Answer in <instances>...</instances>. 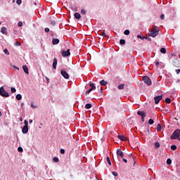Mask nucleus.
<instances>
[{"mask_svg": "<svg viewBox=\"0 0 180 180\" xmlns=\"http://www.w3.org/2000/svg\"><path fill=\"white\" fill-rule=\"evenodd\" d=\"M158 33H160V29L158 27H155L148 32V36L150 37H156V36H158Z\"/></svg>", "mask_w": 180, "mask_h": 180, "instance_id": "f257e3e1", "label": "nucleus"}, {"mask_svg": "<svg viewBox=\"0 0 180 180\" xmlns=\"http://www.w3.org/2000/svg\"><path fill=\"white\" fill-rule=\"evenodd\" d=\"M179 135H180V129H177L170 136V139L171 140H176V139H179Z\"/></svg>", "mask_w": 180, "mask_h": 180, "instance_id": "f03ea898", "label": "nucleus"}, {"mask_svg": "<svg viewBox=\"0 0 180 180\" xmlns=\"http://www.w3.org/2000/svg\"><path fill=\"white\" fill-rule=\"evenodd\" d=\"M0 95L1 96H3V98H9V94L7 93V91H5V89L2 86L0 88Z\"/></svg>", "mask_w": 180, "mask_h": 180, "instance_id": "7ed1b4c3", "label": "nucleus"}, {"mask_svg": "<svg viewBox=\"0 0 180 180\" xmlns=\"http://www.w3.org/2000/svg\"><path fill=\"white\" fill-rule=\"evenodd\" d=\"M143 81L148 86H151V84H153V82H151V79H150V77H148V76H143Z\"/></svg>", "mask_w": 180, "mask_h": 180, "instance_id": "20e7f679", "label": "nucleus"}, {"mask_svg": "<svg viewBox=\"0 0 180 180\" xmlns=\"http://www.w3.org/2000/svg\"><path fill=\"white\" fill-rule=\"evenodd\" d=\"M89 86H90V89L86 91V95H89V94H91L92 91H95V89H96V86H95V84L94 83H90Z\"/></svg>", "mask_w": 180, "mask_h": 180, "instance_id": "39448f33", "label": "nucleus"}, {"mask_svg": "<svg viewBox=\"0 0 180 180\" xmlns=\"http://www.w3.org/2000/svg\"><path fill=\"white\" fill-rule=\"evenodd\" d=\"M60 74H61L62 77H63V78H65V79H68L70 78V75H68V73L65 70H62L60 71Z\"/></svg>", "mask_w": 180, "mask_h": 180, "instance_id": "423d86ee", "label": "nucleus"}, {"mask_svg": "<svg viewBox=\"0 0 180 180\" xmlns=\"http://www.w3.org/2000/svg\"><path fill=\"white\" fill-rule=\"evenodd\" d=\"M137 115L141 116L142 122H144V118L146 117V112L144 111H138Z\"/></svg>", "mask_w": 180, "mask_h": 180, "instance_id": "0eeeda50", "label": "nucleus"}, {"mask_svg": "<svg viewBox=\"0 0 180 180\" xmlns=\"http://www.w3.org/2000/svg\"><path fill=\"white\" fill-rule=\"evenodd\" d=\"M154 99L155 105H158V103H160V101L162 99V95L155 96Z\"/></svg>", "mask_w": 180, "mask_h": 180, "instance_id": "6e6552de", "label": "nucleus"}, {"mask_svg": "<svg viewBox=\"0 0 180 180\" xmlns=\"http://www.w3.org/2000/svg\"><path fill=\"white\" fill-rule=\"evenodd\" d=\"M70 54H71V53H70V49H68L67 51H62L63 57H68V56H70Z\"/></svg>", "mask_w": 180, "mask_h": 180, "instance_id": "1a4fd4ad", "label": "nucleus"}, {"mask_svg": "<svg viewBox=\"0 0 180 180\" xmlns=\"http://www.w3.org/2000/svg\"><path fill=\"white\" fill-rule=\"evenodd\" d=\"M117 155L118 157H121V158H123L124 157V154L123 153V152L120 149L117 150Z\"/></svg>", "mask_w": 180, "mask_h": 180, "instance_id": "9d476101", "label": "nucleus"}, {"mask_svg": "<svg viewBox=\"0 0 180 180\" xmlns=\"http://www.w3.org/2000/svg\"><path fill=\"white\" fill-rule=\"evenodd\" d=\"M117 139H119L122 141H127V140H129V139H127L126 136L123 135H118Z\"/></svg>", "mask_w": 180, "mask_h": 180, "instance_id": "9b49d317", "label": "nucleus"}, {"mask_svg": "<svg viewBox=\"0 0 180 180\" xmlns=\"http://www.w3.org/2000/svg\"><path fill=\"white\" fill-rule=\"evenodd\" d=\"M22 70H23L24 72H25V74L29 75V68H27V65H23Z\"/></svg>", "mask_w": 180, "mask_h": 180, "instance_id": "f8f14e48", "label": "nucleus"}, {"mask_svg": "<svg viewBox=\"0 0 180 180\" xmlns=\"http://www.w3.org/2000/svg\"><path fill=\"white\" fill-rule=\"evenodd\" d=\"M53 70H56V68H57V58H53Z\"/></svg>", "mask_w": 180, "mask_h": 180, "instance_id": "ddd939ff", "label": "nucleus"}, {"mask_svg": "<svg viewBox=\"0 0 180 180\" xmlns=\"http://www.w3.org/2000/svg\"><path fill=\"white\" fill-rule=\"evenodd\" d=\"M22 131L23 133V134H26L28 131H29V127H23Z\"/></svg>", "mask_w": 180, "mask_h": 180, "instance_id": "4468645a", "label": "nucleus"}, {"mask_svg": "<svg viewBox=\"0 0 180 180\" xmlns=\"http://www.w3.org/2000/svg\"><path fill=\"white\" fill-rule=\"evenodd\" d=\"M1 33L3 34H8V31L6 30V28L5 27H3L1 30Z\"/></svg>", "mask_w": 180, "mask_h": 180, "instance_id": "2eb2a0df", "label": "nucleus"}, {"mask_svg": "<svg viewBox=\"0 0 180 180\" xmlns=\"http://www.w3.org/2000/svg\"><path fill=\"white\" fill-rule=\"evenodd\" d=\"M60 43V40L58 39H52V44L53 45L58 44Z\"/></svg>", "mask_w": 180, "mask_h": 180, "instance_id": "dca6fc26", "label": "nucleus"}, {"mask_svg": "<svg viewBox=\"0 0 180 180\" xmlns=\"http://www.w3.org/2000/svg\"><path fill=\"white\" fill-rule=\"evenodd\" d=\"M178 63H179V60L178 59H174L173 65H174V67H178Z\"/></svg>", "mask_w": 180, "mask_h": 180, "instance_id": "f3484780", "label": "nucleus"}, {"mask_svg": "<svg viewBox=\"0 0 180 180\" xmlns=\"http://www.w3.org/2000/svg\"><path fill=\"white\" fill-rule=\"evenodd\" d=\"M74 16L75 19H77V20L81 19V14H79V13H75Z\"/></svg>", "mask_w": 180, "mask_h": 180, "instance_id": "a211bd4d", "label": "nucleus"}, {"mask_svg": "<svg viewBox=\"0 0 180 180\" xmlns=\"http://www.w3.org/2000/svg\"><path fill=\"white\" fill-rule=\"evenodd\" d=\"M100 84L105 86L108 85V82H106L105 80H101V81H100Z\"/></svg>", "mask_w": 180, "mask_h": 180, "instance_id": "6ab92c4d", "label": "nucleus"}, {"mask_svg": "<svg viewBox=\"0 0 180 180\" xmlns=\"http://www.w3.org/2000/svg\"><path fill=\"white\" fill-rule=\"evenodd\" d=\"M162 129V127L161 126V124H158L157 125L156 130H157L158 131H161Z\"/></svg>", "mask_w": 180, "mask_h": 180, "instance_id": "aec40b11", "label": "nucleus"}, {"mask_svg": "<svg viewBox=\"0 0 180 180\" xmlns=\"http://www.w3.org/2000/svg\"><path fill=\"white\" fill-rule=\"evenodd\" d=\"M129 157L130 158H131V160H133L134 164H136V157H134V155H133L132 154H129Z\"/></svg>", "mask_w": 180, "mask_h": 180, "instance_id": "412c9836", "label": "nucleus"}, {"mask_svg": "<svg viewBox=\"0 0 180 180\" xmlns=\"http://www.w3.org/2000/svg\"><path fill=\"white\" fill-rule=\"evenodd\" d=\"M15 99H17V101H22V96L20 94H17Z\"/></svg>", "mask_w": 180, "mask_h": 180, "instance_id": "4be33fe9", "label": "nucleus"}, {"mask_svg": "<svg viewBox=\"0 0 180 180\" xmlns=\"http://www.w3.org/2000/svg\"><path fill=\"white\" fill-rule=\"evenodd\" d=\"M91 108H92V104H91V103H87L85 105L86 109H91Z\"/></svg>", "mask_w": 180, "mask_h": 180, "instance_id": "5701e85b", "label": "nucleus"}, {"mask_svg": "<svg viewBox=\"0 0 180 180\" xmlns=\"http://www.w3.org/2000/svg\"><path fill=\"white\" fill-rule=\"evenodd\" d=\"M160 53H162V54H165V53H167V49L165 48H162L160 49Z\"/></svg>", "mask_w": 180, "mask_h": 180, "instance_id": "b1692460", "label": "nucleus"}, {"mask_svg": "<svg viewBox=\"0 0 180 180\" xmlns=\"http://www.w3.org/2000/svg\"><path fill=\"white\" fill-rule=\"evenodd\" d=\"M118 89L122 90V89H124V84H120L118 85Z\"/></svg>", "mask_w": 180, "mask_h": 180, "instance_id": "393cba45", "label": "nucleus"}, {"mask_svg": "<svg viewBox=\"0 0 180 180\" xmlns=\"http://www.w3.org/2000/svg\"><path fill=\"white\" fill-rule=\"evenodd\" d=\"M124 34H125L126 36H129V34H130V30H126L124 32Z\"/></svg>", "mask_w": 180, "mask_h": 180, "instance_id": "a878e982", "label": "nucleus"}, {"mask_svg": "<svg viewBox=\"0 0 180 180\" xmlns=\"http://www.w3.org/2000/svg\"><path fill=\"white\" fill-rule=\"evenodd\" d=\"M106 160H107L108 164H109L110 165H112V162H110V158H109V156L106 158Z\"/></svg>", "mask_w": 180, "mask_h": 180, "instance_id": "bb28decb", "label": "nucleus"}, {"mask_svg": "<svg viewBox=\"0 0 180 180\" xmlns=\"http://www.w3.org/2000/svg\"><path fill=\"white\" fill-rule=\"evenodd\" d=\"M177 147L176 145H172L171 146V150H172L173 151H175V150H176Z\"/></svg>", "mask_w": 180, "mask_h": 180, "instance_id": "cd10ccee", "label": "nucleus"}, {"mask_svg": "<svg viewBox=\"0 0 180 180\" xmlns=\"http://www.w3.org/2000/svg\"><path fill=\"white\" fill-rule=\"evenodd\" d=\"M172 163V160H171V159L169 158L167 160V164L168 165H171Z\"/></svg>", "mask_w": 180, "mask_h": 180, "instance_id": "c85d7f7f", "label": "nucleus"}, {"mask_svg": "<svg viewBox=\"0 0 180 180\" xmlns=\"http://www.w3.org/2000/svg\"><path fill=\"white\" fill-rule=\"evenodd\" d=\"M148 124H154V120L150 119L148 120Z\"/></svg>", "mask_w": 180, "mask_h": 180, "instance_id": "c756f323", "label": "nucleus"}, {"mask_svg": "<svg viewBox=\"0 0 180 180\" xmlns=\"http://www.w3.org/2000/svg\"><path fill=\"white\" fill-rule=\"evenodd\" d=\"M120 44L122 45L126 44V41L124 39H120Z\"/></svg>", "mask_w": 180, "mask_h": 180, "instance_id": "7c9ffc66", "label": "nucleus"}, {"mask_svg": "<svg viewBox=\"0 0 180 180\" xmlns=\"http://www.w3.org/2000/svg\"><path fill=\"white\" fill-rule=\"evenodd\" d=\"M11 91L12 94H15V92H16V89L15 87H11Z\"/></svg>", "mask_w": 180, "mask_h": 180, "instance_id": "2f4dec72", "label": "nucleus"}, {"mask_svg": "<svg viewBox=\"0 0 180 180\" xmlns=\"http://www.w3.org/2000/svg\"><path fill=\"white\" fill-rule=\"evenodd\" d=\"M165 102H166V103H171V98H167L165 99Z\"/></svg>", "mask_w": 180, "mask_h": 180, "instance_id": "473e14b6", "label": "nucleus"}, {"mask_svg": "<svg viewBox=\"0 0 180 180\" xmlns=\"http://www.w3.org/2000/svg\"><path fill=\"white\" fill-rule=\"evenodd\" d=\"M137 38L141 39V40H144V39H146V37H141V35L139 34V35H137Z\"/></svg>", "mask_w": 180, "mask_h": 180, "instance_id": "72a5a7b5", "label": "nucleus"}, {"mask_svg": "<svg viewBox=\"0 0 180 180\" xmlns=\"http://www.w3.org/2000/svg\"><path fill=\"white\" fill-rule=\"evenodd\" d=\"M4 51L5 54H6V56H9V51H8V49H5L4 50Z\"/></svg>", "mask_w": 180, "mask_h": 180, "instance_id": "f704fd0d", "label": "nucleus"}, {"mask_svg": "<svg viewBox=\"0 0 180 180\" xmlns=\"http://www.w3.org/2000/svg\"><path fill=\"white\" fill-rule=\"evenodd\" d=\"M155 147L156 148H160V143L156 142V143H155Z\"/></svg>", "mask_w": 180, "mask_h": 180, "instance_id": "c9c22d12", "label": "nucleus"}, {"mask_svg": "<svg viewBox=\"0 0 180 180\" xmlns=\"http://www.w3.org/2000/svg\"><path fill=\"white\" fill-rule=\"evenodd\" d=\"M100 36H103V37H106V34L105 32H100Z\"/></svg>", "mask_w": 180, "mask_h": 180, "instance_id": "e433bc0d", "label": "nucleus"}, {"mask_svg": "<svg viewBox=\"0 0 180 180\" xmlns=\"http://www.w3.org/2000/svg\"><path fill=\"white\" fill-rule=\"evenodd\" d=\"M18 150L20 152V153H23V148L22 147H18Z\"/></svg>", "mask_w": 180, "mask_h": 180, "instance_id": "4c0bfd02", "label": "nucleus"}, {"mask_svg": "<svg viewBox=\"0 0 180 180\" xmlns=\"http://www.w3.org/2000/svg\"><path fill=\"white\" fill-rule=\"evenodd\" d=\"M81 13H82V15H85V13H86V11H85V9H82Z\"/></svg>", "mask_w": 180, "mask_h": 180, "instance_id": "58836bf2", "label": "nucleus"}, {"mask_svg": "<svg viewBox=\"0 0 180 180\" xmlns=\"http://www.w3.org/2000/svg\"><path fill=\"white\" fill-rule=\"evenodd\" d=\"M24 124H25V125H24L25 127H28L29 122H27V120H25V121H24Z\"/></svg>", "mask_w": 180, "mask_h": 180, "instance_id": "ea45409f", "label": "nucleus"}, {"mask_svg": "<svg viewBox=\"0 0 180 180\" xmlns=\"http://www.w3.org/2000/svg\"><path fill=\"white\" fill-rule=\"evenodd\" d=\"M53 161L54 162H58V158L55 157V158H53Z\"/></svg>", "mask_w": 180, "mask_h": 180, "instance_id": "a19ab883", "label": "nucleus"}, {"mask_svg": "<svg viewBox=\"0 0 180 180\" xmlns=\"http://www.w3.org/2000/svg\"><path fill=\"white\" fill-rule=\"evenodd\" d=\"M160 19H161L162 20H164V19H165V15L162 14V15H160Z\"/></svg>", "mask_w": 180, "mask_h": 180, "instance_id": "79ce46f5", "label": "nucleus"}, {"mask_svg": "<svg viewBox=\"0 0 180 180\" xmlns=\"http://www.w3.org/2000/svg\"><path fill=\"white\" fill-rule=\"evenodd\" d=\"M20 44H21L20 42H18V41L14 43V46H20Z\"/></svg>", "mask_w": 180, "mask_h": 180, "instance_id": "37998d69", "label": "nucleus"}, {"mask_svg": "<svg viewBox=\"0 0 180 180\" xmlns=\"http://www.w3.org/2000/svg\"><path fill=\"white\" fill-rule=\"evenodd\" d=\"M18 25L19 27H22V26H23V22L20 21Z\"/></svg>", "mask_w": 180, "mask_h": 180, "instance_id": "c03bdc74", "label": "nucleus"}, {"mask_svg": "<svg viewBox=\"0 0 180 180\" xmlns=\"http://www.w3.org/2000/svg\"><path fill=\"white\" fill-rule=\"evenodd\" d=\"M16 4H17L18 5H20V4H22V0H17V1H16Z\"/></svg>", "mask_w": 180, "mask_h": 180, "instance_id": "a18cd8bd", "label": "nucleus"}, {"mask_svg": "<svg viewBox=\"0 0 180 180\" xmlns=\"http://www.w3.org/2000/svg\"><path fill=\"white\" fill-rule=\"evenodd\" d=\"M45 32H46V33H49V32H50V28L46 27V28H45Z\"/></svg>", "mask_w": 180, "mask_h": 180, "instance_id": "49530a36", "label": "nucleus"}, {"mask_svg": "<svg viewBox=\"0 0 180 180\" xmlns=\"http://www.w3.org/2000/svg\"><path fill=\"white\" fill-rule=\"evenodd\" d=\"M112 175L114 176H117V172H112Z\"/></svg>", "mask_w": 180, "mask_h": 180, "instance_id": "de8ad7c7", "label": "nucleus"}, {"mask_svg": "<svg viewBox=\"0 0 180 180\" xmlns=\"http://www.w3.org/2000/svg\"><path fill=\"white\" fill-rule=\"evenodd\" d=\"M51 25H52V26H56V21H51Z\"/></svg>", "mask_w": 180, "mask_h": 180, "instance_id": "09e8293b", "label": "nucleus"}, {"mask_svg": "<svg viewBox=\"0 0 180 180\" xmlns=\"http://www.w3.org/2000/svg\"><path fill=\"white\" fill-rule=\"evenodd\" d=\"M65 150L64 149H60V154H65Z\"/></svg>", "mask_w": 180, "mask_h": 180, "instance_id": "8fccbe9b", "label": "nucleus"}, {"mask_svg": "<svg viewBox=\"0 0 180 180\" xmlns=\"http://www.w3.org/2000/svg\"><path fill=\"white\" fill-rule=\"evenodd\" d=\"M176 74H179V72H180V69L176 70Z\"/></svg>", "mask_w": 180, "mask_h": 180, "instance_id": "3c124183", "label": "nucleus"}, {"mask_svg": "<svg viewBox=\"0 0 180 180\" xmlns=\"http://www.w3.org/2000/svg\"><path fill=\"white\" fill-rule=\"evenodd\" d=\"M122 161L124 162H125V164H127V160H126V159H122Z\"/></svg>", "mask_w": 180, "mask_h": 180, "instance_id": "603ef678", "label": "nucleus"}, {"mask_svg": "<svg viewBox=\"0 0 180 180\" xmlns=\"http://www.w3.org/2000/svg\"><path fill=\"white\" fill-rule=\"evenodd\" d=\"M155 65H156V67H158V65H160V62H156Z\"/></svg>", "mask_w": 180, "mask_h": 180, "instance_id": "864d4df0", "label": "nucleus"}, {"mask_svg": "<svg viewBox=\"0 0 180 180\" xmlns=\"http://www.w3.org/2000/svg\"><path fill=\"white\" fill-rule=\"evenodd\" d=\"M13 68H15V70H19V68L18 66H14Z\"/></svg>", "mask_w": 180, "mask_h": 180, "instance_id": "5fc2aeb1", "label": "nucleus"}, {"mask_svg": "<svg viewBox=\"0 0 180 180\" xmlns=\"http://www.w3.org/2000/svg\"><path fill=\"white\" fill-rule=\"evenodd\" d=\"M145 39H147V40H148L149 41L151 40V38L150 37H145Z\"/></svg>", "mask_w": 180, "mask_h": 180, "instance_id": "6e6d98bb", "label": "nucleus"}, {"mask_svg": "<svg viewBox=\"0 0 180 180\" xmlns=\"http://www.w3.org/2000/svg\"><path fill=\"white\" fill-rule=\"evenodd\" d=\"M29 123H30V124L33 123V120H29Z\"/></svg>", "mask_w": 180, "mask_h": 180, "instance_id": "4d7b16f0", "label": "nucleus"}, {"mask_svg": "<svg viewBox=\"0 0 180 180\" xmlns=\"http://www.w3.org/2000/svg\"><path fill=\"white\" fill-rule=\"evenodd\" d=\"M100 89H101V92H103V87H102V86H101V87H100Z\"/></svg>", "mask_w": 180, "mask_h": 180, "instance_id": "13d9d810", "label": "nucleus"}, {"mask_svg": "<svg viewBox=\"0 0 180 180\" xmlns=\"http://www.w3.org/2000/svg\"><path fill=\"white\" fill-rule=\"evenodd\" d=\"M31 108H36V106H34V105H33V104H32V105H31Z\"/></svg>", "mask_w": 180, "mask_h": 180, "instance_id": "bf43d9fd", "label": "nucleus"}, {"mask_svg": "<svg viewBox=\"0 0 180 180\" xmlns=\"http://www.w3.org/2000/svg\"><path fill=\"white\" fill-rule=\"evenodd\" d=\"M177 140H179V141H180V137L179 136V138H177Z\"/></svg>", "mask_w": 180, "mask_h": 180, "instance_id": "052dcab7", "label": "nucleus"}, {"mask_svg": "<svg viewBox=\"0 0 180 180\" xmlns=\"http://www.w3.org/2000/svg\"><path fill=\"white\" fill-rule=\"evenodd\" d=\"M2 116V112H1V111H0V117H1Z\"/></svg>", "mask_w": 180, "mask_h": 180, "instance_id": "680f3d73", "label": "nucleus"}, {"mask_svg": "<svg viewBox=\"0 0 180 180\" xmlns=\"http://www.w3.org/2000/svg\"><path fill=\"white\" fill-rule=\"evenodd\" d=\"M171 56H172V57H173V56H174V54H172V55H171Z\"/></svg>", "mask_w": 180, "mask_h": 180, "instance_id": "e2e57ef3", "label": "nucleus"}, {"mask_svg": "<svg viewBox=\"0 0 180 180\" xmlns=\"http://www.w3.org/2000/svg\"><path fill=\"white\" fill-rule=\"evenodd\" d=\"M46 80L49 81V78L46 77Z\"/></svg>", "mask_w": 180, "mask_h": 180, "instance_id": "0e129e2a", "label": "nucleus"}, {"mask_svg": "<svg viewBox=\"0 0 180 180\" xmlns=\"http://www.w3.org/2000/svg\"><path fill=\"white\" fill-rule=\"evenodd\" d=\"M20 121L22 122V118L20 119Z\"/></svg>", "mask_w": 180, "mask_h": 180, "instance_id": "69168bd1", "label": "nucleus"}, {"mask_svg": "<svg viewBox=\"0 0 180 180\" xmlns=\"http://www.w3.org/2000/svg\"><path fill=\"white\" fill-rule=\"evenodd\" d=\"M34 5H37V4H36V3H34Z\"/></svg>", "mask_w": 180, "mask_h": 180, "instance_id": "338daca9", "label": "nucleus"}, {"mask_svg": "<svg viewBox=\"0 0 180 180\" xmlns=\"http://www.w3.org/2000/svg\"><path fill=\"white\" fill-rule=\"evenodd\" d=\"M49 180H53V179H49Z\"/></svg>", "mask_w": 180, "mask_h": 180, "instance_id": "774afa93", "label": "nucleus"}]
</instances>
